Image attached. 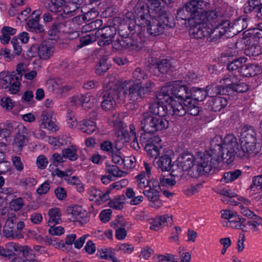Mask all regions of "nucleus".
I'll list each match as a JSON object with an SVG mask.
<instances>
[{
	"label": "nucleus",
	"instance_id": "nucleus-10",
	"mask_svg": "<svg viewBox=\"0 0 262 262\" xmlns=\"http://www.w3.org/2000/svg\"><path fill=\"white\" fill-rule=\"evenodd\" d=\"M197 105L198 103L191 99L186 103L174 102L170 108H172V114L176 117L183 116L187 112L191 115L196 116L200 112V108Z\"/></svg>",
	"mask_w": 262,
	"mask_h": 262
},
{
	"label": "nucleus",
	"instance_id": "nucleus-30",
	"mask_svg": "<svg viewBox=\"0 0 262 262\" xmlns=\"http://www.w3.org/2000/svg\"><path fill=\"white\" fill-rule=\"evenodd\" d=\"M157 164L162 171H168L172 166L171 158L168 154H164L160 157Z\"/></svg>",
	"mask_w": 262,
	"mask_h": 262
},
{
	"label": "nucleus",
	"instance_id": "nucleus-6",
	"mask_svg": "<svg viewBox=\"0 0 262 262\" xmlns=\"http://www.w3.org/2000/svg\"><path fill=\"white\" fill-rule=\"evenodd\" d=\"M122 83L123 85L122 89H124L126 92L127 98L133 102L149 94L155 85L151 80H147L143 84L139 82L133 83L132 80H125Z\"/></svg>",
	"mask_w": 262,
	"mask_h": 262
},
{
	"label": "nucleus",
	"instance_id": "nucleus-42",
	"mask_svg": "<svg viewBox=\"0 0 262 262\" xmlns=\"http://www.w3.org/2000/svg\"><path fill=\"white\" fill-rule=\"evenodd\" d=\"M133 77L137 81V82L141 83L143 80L148 78V74L143 69L141 68H137L133 72Z\"/></svg>",
	"mask_w": 262,
	"mask_h": 262
},
{
	"label": "nucleus",
	"instance_id": "nucleus-14",
	"mask_svg": "<svg viewBox=\"0 0 262 262\" xmlns=\"http://www.w3.org/2000/svg\"><path fill=\"white\" fill-rule=\"evenodd\" d=\"M160 186L158 182L152 186H149V189L143 191L144 194L150 202V206L158 208L162 206V201L160 199Z\"/></svg>",
	"mask_w": 262,
	"mask_h": 262
},
{
	"label": "nucleus",
	"instance_id": "nucleus-63",
	"mask_svg": "<svg viewBox=\"0 0 262 262\" xmlns=\"http://www.w3.org/2000/svg\"><path fill=\"white\" fill-rule=\"evenodd\" d=\"M51 3L48 4L47 6L50 11H56L60 8L61 6L65 3L66 0H50Z\"/></svg>",
	"mask_w": 262,
	"mask_h": 262
},
{
	"label": "nucleus",
	"instance_id": "nucleus-35",
	"mask_svg": "<svg viewBox=\"0 0 262 262\" xmlns=\"http://www.w3.org/2000/svg\"><path fill=\"white\" fill-rule=\"evenodd\" d=\"M245 220L236 212L229 221H228L227 225L232 228L239 229L244 227L243 223Z\"/></svg>",
	"mask_w": 262,
	"mask_h": 262
},
{
	"label": "nucleus",
	"instance_id": "nucleus-55",
	"mask_svg": "<svg viewBox=\"0 0 262 262\" xmlns=\"http://www.w3.org/2000/svg\"><path fill=\"white\" fill-rule=\"evenodd\" d=\"M21 75L18 74L17 75L16 79L13 80L9 86V91L11 94H15L19 91L20 82V81L21 79Z\"/></svg>",
	"mask_w": 262,
	"mask_h": 262
},
{
	"label": "nucleus",
	"instance_id": "nucleus-5",
	"mask_svg": "<svg viewBox=\"0 0 262 262\" xmlns=\"http://www.w3.org/2000/svg\"><path fill=\"white\" fill-rule=\"evenodd\" d=\"M219 142L217 140H214L211 142L210 148L204 154H198L195 157L196 173H193V177H196L198 175H205L208 173L212 168H216L221 161L220 157L217 156L214 152V147Z\"/></svg>",
	"mask_w": 262,
	"mask_h": 262
},
{
	"label": "nucleus",
	"instance_id": "nucleus-2",
	"mask_svg": "<svg viewBox=\"0 0 262 262\" xmlns=\"http://www.w3.org/2000/svg\"><path fill=\"white\" fill-rule=\"evenodd\" d=\"M191 91L186 85H180L178 81H172L169 84L163 86L157 93L158 100L170 103H186L191 99Z\"/></svg>",
	"mask_w": 262,
	"mask_h": 262
},
{
	"label": "nucleus",
	"instance_id": "nucleus-16",
	"mask_svg": "<svg viewBox=\"0 0 262 262\" xmlns=\"http://www.w3.org/2000/svg\"><path fill=\"white\" fill-rule=\"evenodd\" d=\"M260 150V147L257 145H241L236 155L241 158L251 159L255 158Z\"/></svg>",
	"mask_w": 262,
	"mask_h": 262
},
{
	"label": "nucleus",
	"instance_id": "nucleus-41",
	"mask_svg": "<svg viewBox=\"0 0 262 262\" xmlns=\"http://www.w3.org/2000/svg\"><path fill=\"white\" fill-rule=\"evenodd\" d=\"M246 35L253 39H259L262 38V23L258 25L257 27L255 28H249Z\"/></svg>",
	"mask_w": 262,
	"mask_h": 262
},
{
	"label": "nucleus",
	"instance_id": "nucleus-61",
	"mask_svg": "<svg viewBox=\"0 0 262 262\" xmlns=\"http://www.w3.org/2000/svg\"><path fill=\"white\" fill-rule=\"evenodd\" d=\"M136 165V159L134 157H126L123 158V167L128 169L134 168Z\"/></svg>",
	"mask_w": 262,
	"mask_h": 262
},
{
	"label": "nucleus",
	"instance_id": "nucleus-56",
	"mask_svg": "<svg viewBox=\"0 0 262 262\" xmlns=\"http://www.w3.org/2000/svg\"><path fill=\"white\" fill-rule=\"evenodd\" d=\"M145 176V173H141L138 174L136 178L138 183V186L140 188H145L147 186H151L150 183L149 182L148 178Z\"/></svg>",
	"mask_w": 262,
	"mask_h": 262
},
{
	"label": "nucleus",
	"instance_id": "nucleus-44",
	"mask_svg": "<svg viewBox=\"0 0 262 262\" xmlns=\"http://www.w3.org/2000/svg\"><path fill=\"white\" fill-rule=\"evenodd\" d=\"M81 97H82L81 100V105L85 108H90L93 106L95 102V99L90 94H82Z\"/></svg>",
	"mask_w": 262,
	"mask_h": 262
},
{
	"label": "nucleus",
	"instance_id": "nucleus-15",
	"mask_svg": "<svg viewBox=\"0 0 262 262\" xmlns=\"http://www.w3.org/2000/svg\"><path fill=\"white\" fill-rule=\"evenodd\" d=\"M37 49L39 57L44 60H47L52 57L55 50L53 42L49 40L43 41Z\"/></svg>",
	"mask_w": 262,
	"mask_h": 262
},
{
	"label": "nucleus",
	"instance_id": "nucleus-25",
	"mask_svg": "<svg viewBox=\"0 0 262 262\" xmlns=\"http://www.w3.org/2000/svg\"><path fill=\"white\" fill-rule=\"evenodd\" d=\"M226 81V85L229 86V88L238 93L245 92L249 89V86L244 82H239L237 84L233 83V80L231 75H226L223 78L220 82Z\"/></svg>",
	"mask_w": 262,
	"mask_h": 262
},
{
	"label": "nucleus",
	"instance_id": "nucleus-37",
	"mask_svg": "<svg viewBox=\"0 0 262 262\" xmlns=\"http://www.w3.org/2000/svg\"><path fill=\"white\" fill-rule=\"evenodd\" d=\"M17 75L10 74L7 72L3 71L0 73V80L3 86L7 88L11 84L13 80L16 79Z\"/></svg>",
	"mask_w": 262,
	"mask_h": 262
},
{
	"label": "nucleus",
	"instance_id": "nucleus-45",
	"mask_svg": "<svg viewBox=\"0 0 262 262\" xmlns=\"http://www.w3.org/2000/svg\"><path fill=\"white\" fill-rule=\"evenodd\" d=\"M105 170L112 176L117 177H124L127 174V172L120 170L116 165H107L105 167Z\"/></svg>",
	"mask_w": 262,
	"mask_h": 262
},
{
	"label": "nucleus",
	"instance_id": "nucleus-7",
	"mask_svg": "<svg viewBox=\"0 0 262 262\" xmlns=\"http://www.w3.org/2000/svg\"><path fill=\"white\" fill-rule=\"evenodd\" d=\"M169 125L168 121L165 118L157 117L144 113L141 120V127L146 133L153 134L156 132L166 129Z\"/></svg>",
	"mask_w": 262,
	"mask_h": 262
},
{
	"label": "nucleus",
	"instance_id": "nucleus-28",
	"mask_svg": "<svg viewBox=\"0 0 262 262\" xmlns=\"http://www.w3.org/2000/svg\"><path fill=\"white\" fill-rule=\"evenodd\" d=\"M208 106L214 112H220L228 104L227 100L224 97L217 96L212 98L208 101Z\"/></svg>",
	"mask_w": 262,
	"mask_h": 262
},
{
	"label": "nucleus",
	"instance_id": "nucleus-51",
	"mask_svg": "<svg viewBox=\"0 0 262 262\" xmlns=\"http://www.w3.org/2000/svg\"><path fill=\"white\" fill-rule=\"evenodd\" d=\"M3 234L6 237L11 238L19 239L24 237V235L21 233L18 232L13 228L9 229L7 227L4 228Z\"/></svg>",
	"mask_w": 262,
	"mask_h": 262
},
{
	"label": "nucleus",
	"instance_id": "nucleus-38",
	"mask_svg": "<svg viewBox=\"0 0 262 262\" xmlns=\"http://www.w3.org/2000/svg\"><path fill=\"white\" fill-rule=\"evenodd\" d=\"M246 62V60L244 58H238L234 60L233 61L229 63L227 65V69L229 71L239 73V71L242 69L243 63Z\"/></svg>",
	"mask_w": 262,
	"mask_h": 262
},
{
	"label": "nucleus",
	"instance_id": "nucleus-46",
	"mask_svg": "<svg viewBox=\"0 0 262 262\" xmlns=\"http://www.w3.org/2000/svg\"><path fill=\"white\" fill-rule=\"evenodd\" d=\"M241 173L242 171L239 169L225 172L223 180L225 183H230L237 179Z\"/></svg>",
	"mask_w": 262,
	"mask_h": 262
},
{
	"label": "nucleus",
	"instance_id": "nucleus-17",
	"mask_svg": "<svg viewBox=\"0 0 262 262\" xmlns=\"http://www.w3.org/2000/svg\"><path fill=\"white\" fill-rule=\"evenodd\" d=\"M71 22L70 21L63 20L59 23L54 21L49 31L50 36H56L61 33H70Z\"/></svg>",
	"mask_w": 262,
	"mask_h": 262
},
{
	"label": "nucleus",
	"instance_id": "nucleus-8",
	"mask_svg": "<svg viewBox=\"0 0 262 262\" xmlns=\"http://www.w3.org/2000/svg\"><path fill=\"white\" fill-rule=\"evenodd\" d=\"M123 87V83L120 85L118 91L114 89L104 90L103 95V100L101 105L102 108L105 111H110L113 109L117 101H124L127 98L126 92Z\"/></svg>",
	"mask_w": 262,
	"mask_h": 262
},
{
	"label": "nucleus",
	"instance_id": "nucleus-18",
	"mask_svg": "<svg viewBox=\"0 0 262 262\" xmlns=\"http://www.w3.org/2000/svg\"><path fill=\"white\" fill-rule=\"evenodd\" d=\"M40 121L44 128L53 132H56L58 129L56 119L53 118V113L51 112H42L40 116Z\"/></svg>",
	"mask_w": 262,
	"mask_h": 262
},
{
	"label": "nucleus",
	"instance_id": "nucleus-1",
	"mask_svg": "<svg viewBox=\"0 0 262 262\" xmlns=\"http://www.w3.org/2000/svg\"><path fill=\"white\" fill-rule=\"evenodd\" d=\"M142 2L137 3L134 8L135 23L141 27H146L148 32L151 35L158 36L164 33L165 26H169L167 16H151L149 10Z\"/></svg>",
	"mask_w": 262,
	"mask_h": 262
},
{
	"label": "nucleus",
	"instance_id": "nucleus-48",
	"mask_svg": "<svg viewBox=\"0 0 262 262\" xmlns=\"http://www.w3.org/2000/svg\"><path fill=\"white\" fill-rule=\"evenodd\" d=\"M145 149L150 158L156 159L160 155V148L155 144H146Z\"/></svg>",
	"mask_w": 262,
	"mask_h": 262
},
{
	"label": "nucleus",
	"instance_id": "nucleus-50",
	"mask_svg": "<svg viewBox=\"0 0 262 262\" xmlns=\"http://www.w3.org/2000/svg\"><path fill=\"white\" fill-rule=\"evenodd\" d=\"M116 29L114 26H109L101 28L100 33L103 36L113 39L116 33Z\"/></svg>",
	"mask_w": 262,
	"mask_h": 262
},
{
	"label": "nucleus",
	"instance_id": "nucleus-29",
	"mask_svg": "<svg viewBox=\"0 0 262 262\" xmlns=\"http://www.w3.org/2000/svg\"><path fill=\"white\" fill-rule=\"evenodd\" d=\"M78 128L83 133L92 134L96 129V123L89 119H83L78 122Z\"/></svg>",
	"mask_w": 262,
	"mask_h": 262
},
{
	"label": "nucleus",
	"instance_id": "nucleus-9",
	"mask_svg": "<svg viewBox=\"0 0 262 262\" xmlns=\"http://www.w3.org/2000/svg\"><path fill=\"white\" fill-rule=\"evenodd\" d=\"M112 48L114 51H122L124 49L137 52L139 51L144 45V41L140 37L134 39L130 37L117 39L112 41Z\"/></svg>",
	"mask_w": 262,
	"mask_h": 262
},
{
	"label": "nucleus",
	"instance_id": "nucleus-57",
	"mask_svg": "<svg viewBox=\"0 0 262 262\" xmlns=\"http://www.w3.org/2000/svg\"><path fill=\"white\" fill-rule=\"evenodd\" d=\"M156 66L159 72L162 74H165L167 73L169 69L170 64L167 59H164L160 62H158L156 64Z\"/></svg>",
	"mask_w": 262,
	"mask_h": 262
},
{
	"label": "nucleus",
	"instance_id": "nucleus-20",
	"mask_svg": "<svg viewBox=\"0 0 262 262\" xmlns=\"http://www.w3.org/2000/svg\"><path fill=\"white\" fill-rule=\"evenodd\" d=\"M141 2L145 5L146 9L149 10V14L151 15V16L156 17V16L161 15L167 16L159 0H148L147 4L143 2Z\"/></svg>",
	"mask_w": 262,
	"mask_h": 262
},
{
	"label": "nucleus",
	"instance_id": "nucleus-59",
	"mask_svg": "<svg viewBox=\"0 0 262 262\" xmlns=\"http://www.w3.org/2000/svg\"><path fill=\"white\" fill-rule=\"evenodd\" d=\"M261 47L258 45L252 46L245 50V54L249 56H257L261 54Z\"/></svg>",
	"mask_w": 262,
	"mask_h": 262
},
{
	"label": "nucleus",
	"instance_id": "nucleus-60",
	"mask_svg": "<svg viewBox=\"0 0 262 262\" xmlns=\"http://www.w3.org/2000/svg\"><path fill=\"white\" fill-rule=\"evenodd\" d=\"M235 205L237 206L239 208L240 212L246 216L250 219H256L257 215L254 214L253 212L246 207H244L243 205L241 203H236Z\"/></svg>",
	"mask_w": 262,
	"mask_h": 262
},
{
	"label": "nucleus",
	"instance_id": "nucleus-31",
	"mask_svg": "<svg viewBox=\"0 0 262 262\" xmlns=\"http://www.w3.org/2000/svg\"><path fill=\"white\" fill-rule=\"evenodd\" d=\"M122 82L119 83L118 79L115 76L108 75L104 80L103 87L105 90L114 89L115 91H118Z\"/></svg>",
	"mask_w": 262,
	"mask_h": 262
},
{
	"label": "nucleus",
	"instance_id": "nucleus-19",
	"mask_svg": "<svg viewBox=\"0 0 262 262\" xmlns=\"http://www.w3.org/2000/svg\"><path fill=\"white\" fill-rule=\"evenodd\" d=\"M88 193L90 196V200L95 201L100 205L110 200V191L102 192L100 190L97 189L94 187H91L88 190Z\"/></svg>",
	"mask_w": 262,
	"mask_h": 262
},
{
	"label": "nucleus",
	"instance_id": "nucleus-43",
	"mask_svg": "<svg viewBox=\"0 0 262 262\" xmlns=\"http://www.w3.org/2000/svg\"><path fill=\"white\" fill-rule=\"evenodd\" d=\"M102 25V21L101 19H96L94 21H92L91 23L85 24L83 26L82 28V32H88L95 30L100 27Z\"/></svg>",
	"mask_w": 262,
	"mask_h": 262
},
{
	"label": "nucleus",
	"instance_id": "nucleus-36",
	"mask_svg": "<svg viewBox=\"0 0 262 262\" xmlns=\"http://www.w3.org/2000/svg\"><path fill=\"white\" fill-rule=\"evenodd\" d=\"M250 18L243 16L237 19L234 23L232 26L231 25L233 29H235L236 32H241L242 30L246 29L248 27V23Z\"/></svg>",
	"mask_w": 262,
	"mask_h": 262
},
{
	"label": "nucleus",
	"instance_id": "nucleus-64",
	"mask_svg": "<svg viewBox=\"0 0 262 262\" xmlns=\"http://www.w3.org/2000/svg\"><path fill=\"white\" fill-rule=\"evenodd\" d=\"M190 16L191 15L184 6L182 8H180L178 10L176 18L177 20L180 19L186 20L188 19Z\"/></svg>",
	"mask_w": 262,
	"mask_h": 262
},
{
	"label": "nucleus",
	"instance_id": "nucleus-39",
	"mask_svg": "<svg viewBox=\"0 0 262 262\" xmlns=\"http://www.w3.org/2000/svg\"><path fill=\"white\" fill-rule=\"evenodd\" d=\"M125 200L124 195L118 196L109 202V206L113 209L122 210L124 208Z\"/></svg>",
	"mask_w": 262,
	"mask_h": 262
},
{
	"label": "nucleus",
	"instance_id": "nucleus-22",
	"mask_svg": "<svg viewBox=\"0 0 262 262\" xmlns=\"http://www.w3.org/2000/svg\"><path fill=\"white\" fill-rule=\"evenodd\" d=\"M61 6L59 10L56 11H52L54 13L59 12L60 15L62 18H68L69 17L74 15L76 14V11L78 8V6L76 4L71 3L70 1L68 2Z\"/></svg>",
	"mask_w": 262,
	"mask_h": 262
},
{
	"label": "nucleus",
	"instance_id": "nucleus-21",
	"mask_svg": "<svg viewBox=\"0 0 262 262\" xmlns=\"http://www.w3.org/2000/svg\"><path fill=\"white\" fill-rule=\"evenodd\" d=\"M195 158L190 155H184L179 157L177 160V167L178 168L181 170L180 172L182 171H189L190 174H192L190 173L191 168L194 165L193 162Z\"/></svg>",
	"mask_w": 262,
	"mask_h": 262
},
{
	"label": "nucleus",
	"instance_id": "nucleus-33",
	"mask_svg": "<svg viewBox=\"0 0 262 262\" xmlns=\"http://www.w3.org/2000/svg\"><path fill=\"white\" fill-rule=\"evenodd\" d=\"M207 95L208 96L214 98L217 95L225 94V89L224 85L212 84L208 85L206 89Z\"/></svg>",
	"mask_w": 262,
	"mask_h": 262
},
{
	"label": "nucleus",
	"instance_id": "nucleus-27",
	"mask_svg": "<svg viewBox=\"0 0 262 262\" xmlns=\"http://www.w3.org/2000/svg\"><path fill=\"white\" fill-rule=\"evenodd\" d=\"M256 133L251 127L243 131L241 134V145H257Z\"/></svg>",
	"mask_w": 262,
	"mask_h": 262
},
{
	"label": "nucleus",
	"instance_id": "nucleus-40",
	"mask_svg": "<svg viewBox=\"0 0 262 262\" xmlns=\"http://www.w3.org/2000/svg\"><path fill=\"white\" fill-rule=\"evenodd\" d=\"M192 92L191 99L195 102H201L203 101L207 95L206 91L196 88H192L190 90Z\"/></svg>",
	"mask_w": 262,
	"mask_h": 262
},
{
	"label": "nucleus",
	"instance_id": "nucleus-3",
	"mask_svg": "<svg viewBox=\"0 0 262 262\" xmlns=\"http://www.w3.org/2000/svg\"><path fill=\"white\" fill-rule=\"evenodd\" d=\"M214 140H217L214 152L220 157V160L227 164H230L234 159V155L238 148V144L236 138L232 134L226 135L223 139L221 136L217 135L210 142V146Z\"/></svg>",
	"mask_w": 262,
	"mask_h": 262
},
{
	"label": "nucleus",
	"instance_id": "nucleus-58",
	"mask_svg": "<svg viewBox=\"0 0 262 262\" xmlns=\"http://www.w3.org/2000/svg\"><path fill=\"white\" fill-rule=\"evenodd\" d=\"M24 205V201L21 198L13 199L10 203V208L15 211L20 210Z\"/></svg>",
	"mask_w": 262,
	"mask_h": 262
},
{
	"label": "nucleus",
	"instance_id": "nucleus-54",
	"mask_svg": "<svg viewBox=\"0 0 262 262\" xmlns=\"http://www.w3.org/2000/svg\"><path fill=\"white\" fill-rule=\"evenodd\" d=\"M67 124L69 127L74 128L77 125L78 126V123L77 121V118L75 116V113L71 111H69L66 116Z\"/></svg>",
	"mask_w": 262,
	"mask_h": 262
},
{
	"label": "nucleus",
	"instance_id": "nucleus-26",
	"mask_svg": "<svg viewBox=\"0 0 262 262\" xmlns=\"http://www.w3.org/2000/svg\"><path fill=\"white\" fill-rule=\"evenodd\" d=\"M240 75L245 77H252L262 74V67L258 64H245L240 71Z\"/></svg>",
	"mask_w": 262,
	"mask_h": 262
},
{
	"label": "nucleus",
	"instance_id": "nucleus-52",
	"mask_svg": "<svg viewBox=\"0 0 262 262\" xmlns=\"http://www.w3.org/2000/svg\"><path fill=\"white\" fill-rule=\"evenodd\" d=\"M62 81L59 79H50L47 82V86L50 91H56L58 94Z\"/></svg>",
	"mask_w": 262,
	"mask_h": 262
},
{
	"label": "nucleus",
	"instance_id": "nucleus-53",
	"mask_svg": "<svg viewBox=\"0 0 262 262\" xmlns=\"http://www.w3.org/2000/svg\"><path fill=\"white\" fill-rule=\"evenodd\" d=\"M109 69L107 60L103 58L99 60V63L96 67V72L97 74L102 75Z\"/></svg>",
	"mask_w": 262,
	"mask_h": 262
},
{
	"label": "nucleus",
	"instance_id": "nucleus-47",
	"mask_svg": "<svg viewBox=\"0 0 262 262\" xmlns=\"http://www.w3.org/2000/svg\"><path fill=\"white\" fill-rule=\"evenodd\" d=\"M47 140L54 149L60 148L62 146L66 144L63 138H56L54 137L48 136Z\"/></svg>",
	"mask_w": 262,
	"mask_h": 262
},
{
	"label": "nucleus",
	"instance_id": "nucleus-11",
	"mask_svg": "<svg viewBox=\"0 0 262 262\" xmlns=\"http://www.w3.org/2000/svg\"><path fill=\"white\" fill-rule=\"evenodd\" d=\"M212 29L208 28L202 21L192 25L189 31L190 35L194 38L201 39L206 38L209 41H216V38L213 33Z\"/></svg>",
	"mask_w": 262,
	"mask_h": 262
},
{
	"label": "nucleus",
	"instance_id": "nucleus-32",
	"mask_svg": "<svg viewBox=\"0 0 262 262\" xmlns=\"http://www.w3.org/2000/svg\"><path fill=\"white\" fill-rule=\"evenodd\" d=\"M48 215L49 217L48 222V225L58 224L61 220V212L58 208L55 207L49 209Z\"/></svg>",
	"mask_w": 262,
	"mask_h": 262
},
{
	"label": "nucleus",
	"instance_id": "nucleus-4",
	"mask_svg": "<svg viewBox=\"0 0 262 262\" xmlns=\"http://www.w3.org/2000/svg\"><path fill=\"white\" fill-rule=\"evenodd\" d=\"M202 20L208 28L212 29V32L216 38L220 39L228 31L230 32V21L223 18L217 9L204 12L202 15Z\"/></svg>",
	"mask_w": 262,
	"mask_h": 262
},
{
	"label": "nucleus",
	"instance_id": "nucleus-23",
	"mask_svg": "<svg viewBox=\"0 0 262 262\" xmlns=\"http://www.w3.org/2000/svg\"><path fill=\"white\" fill-rule=\"evenodd\" d=\"M42 11L40 9L35 10L33 12L34 18L30 19L27 23L29 30L36 33H41L44 31L43 27L38 23Z\"/></svg>",
	"mask_w": 262,
	"mask_h": 262
},
{
	"label": "nucleus",
	"instance_id": "nucleus-24",
	"mask_svg": "<svg viewBox=\"0 0 262 262\" xmlns=\"http://www.w3.org/2000/svg\"><path fill=\"white\" fill-rule=\"evenodd\" d=\"M67 213L71 220L73 222H82L84 212L82 207L79 205H71L67 207Z\"/></svg>",
	"mask_w": 262,
	"mask_h": 262
},
{
	"label": "nucleus",
	"instance_id": "nucleus-13",
	"mask_svg": "<svg viewBox=\"0 0 262 262\" xmlns=\"http://www.w3.org/2000/svg\"><path fill=\"white\" fill-rule=\"evenodd\" d=\"M110 121L116 130L115 134L119 140H127V131L125 128L126 126L122 121V116L118 113H115L111 117Z\"/></svg>",
	"mask_w": 262,
	"mask_h": 262
},
{
	"label": "nucleus",
	"instance_id": "nucleus-62",
	"mask_svg": "<svg viewBox=\"0 0 262 262\" xmlns=\"http://www.w3.org/2000/svg\"><path fill=\"white\" fill-rule=\"evenodd\" d=\"M96 32L97 36H98L97 38H98V44L99 46L105 47L112 43V38L110 37L106 38V37L103 36L102 34H100V30L97 31Z\"/></svg>",
	"mask_w": 262,
	"mask_h": 262
},
{
	"label": "nucleus",
	"instance_id": "nucleus-34",
	"mask_svg": "<svg viewBox=\"0 0 262 262\" xmlns=\"http://www.w3.org/2000/svg\"><path fill=\"white\" fill-rule=\"evenodd\" d=\"M62 154L65 159H68L71 161H76L78 156L77 154V148L74 145H71L62 150Z\"/></svg>",
	"mask_w": 262,
	"mask_h": 262
},
{
	"label": "nucleus",
	"instance_id": "nucleus-12",
	"mask_svg": "<svg viewBox=\"0 0 262 262\" xmlns=\"http://www.w3.org/2000/svg\"><path fill=\"white\" fill-rule=\"evenodd\" d=\"M157 97V95H156ZM157 102L151 104L149 106V111L147 113H150V114L157 117L164 118L167 114H170L171 116H174L172 115V108H170V106L174 104L172 103H167L166 101L162 102L157 99L156 97Z\"/></svg>",
	"mask_w": 262,
	"mask_h": 262
},
{
	"label": "nucleus",
	"instance_id": "nucleus-49",
	"mask_svg": "<svg viewBox=\"0 0 262 262\" xmlns=\"http://www.w3.org/2000/svg\"><path fill=\"white\" fill-rule=\"evenodd\" d=\"M97 37L96 32L95 34L91 33L83 36L80 39V45L79 47L82 48L95 41Z\"/></svg>",
	"mask_w": 262,
	"mask_h": 262
}]
</instances>
